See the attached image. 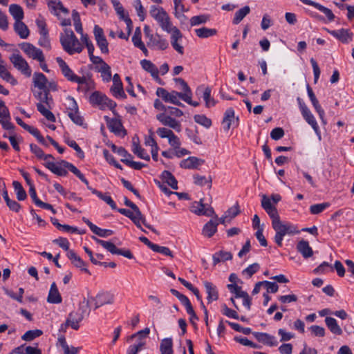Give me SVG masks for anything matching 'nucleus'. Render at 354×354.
<instances>
[{
    "mask_svg": "<svg viewBox=\"0 0 354 354\" xmlns=\"http://www.w3.org/2000/svg\"><path fill=\"white\" fill-rule=\"evenodd\" d=\"M194 184L199 185V186H203L205 184L209 185V187H211L212 186V177L209 176L208 178H206L205 176H201L198 174L194 175Z\"/></svg>",
    "mask_w": 354,
    "mask_h": 354,
    "instance_id": "8fccbe9b",
    "label": "nucleus"
},
{
    "mask_svg": "<svg viewBox=\"0 0 354 354\" xmlns=\"http://www.w3.org/2000/svg\"><path fill=\"white\" fill-rule=\"evenodd\" d=\"M121 161L126 164L127 166L134 169H141L142 167H145V165L140 162H135L133 160H131L128 158H121Z\"/></svg>",
    "mask_w": 354,
    "mask_h": 354,
    "instance_id": "69168bd1",
    "label": "nucleus"
},
{
    "mask_svg": "<svg viewBox=\"0 0 354 354\" xmlns=\"http://www.w3.org/2000/svg\"><path fill=\"white\" fill-rule=\"evenodd\" d=\"M36 24L40 35L48 34V30L46 27V23L42 17H39L36 19Z\"/></svg>",
    "mask_w": 354,
    "mask_h": 354,
    "instance_id": "052dcab7",
    "label": "nucleus"
},
{
    "mask_svg": "<svg viewBox=\"0 0 354 354\" xmlns=\"http://www.w3.org/2000/svg\"><path fill=\"white\" fill-rule=\"evenodd\" d=\"M195 122L205 127V128H209L212 126V120L207 118L205 115L197 114L194 116Z\"/></svg>",
    "mask_w": 354,
    "mask_h": 354,
    "instance_id": "3c124183",
    "label": "nucleus"
},
{
    "mask_svg": "<svg viewBox=\"0 0 354 354\" xmlns=\"http://www.w3.org/2000/svg\"><path fill=\"white\" fill-rule=\"evenodd\" d=\"M276 234L274 237L276 244L281 247L285 236H293L299 233L297 227L289 222L280 221L276 224L272 225Z\"/></svg>",
    "mask_w": 354,
    "mask_h": 354,
    "instance_id": "7ed1b4c3",
    "label": "nucleus"
},
{
    "mask_svg": "<svg viewBox=\"0 0 354 354\" xmlns=\"http://www.w3.org/2000/svg\"><path fill=\"white\" fill-rule=\"evenodd\" d=\"M60 164L64 167L68 169V170L74 174L78 178H81V176L83 175L76 167L66 160H61Z\"/></svg>",
    "mask_w": 354,
    "mask_h": 354,
    "instance_id": "13d9d810",
    "label": "nucleus"
},
{
    "mask_svg": "<svg viewBox=\"0 0 354 354\" xmlns=\"http://www.w3.org/2000/svg\"><path fill=\"white\" fill-rule=\"evenodd\" d=\"M48 169L53 173L60 176H65L67 175L68 171L66 170V167H64L60 164V162L57 163H48Z\"/></svg>",
    "mask_w": 354,
    "mask_h": 354,
    "instance_id": "79ce46f5",
    "label": "nucleus"
},
{
    "mask_svg": "<svg viewBox=\"0 0 354 354\" xmlns=\"http://www.w3.org/2000/svg\"><path fill=\"white\" fill-rule=\"evenodd\" d=\"M239 117L235 116L234 110L228 108L224 113L222 124L225 131H228L231 127L234 128L239 125Z\"/></svg>",
    "mask_w": 354,
    "mask_h": 354,
    "instance_id": "9b49d317",
    "label": "nucleus"
},
{
    "mask_svg": "<svg viewBox=\"0 0 354 354\" xmlns=\"http://www.w3.org/2000/svg\"><path fill=\"white\" fill-rule=\"evenodd\" d=\"M330 206L329 203H323L312 205L310 207V212L313 214H317L322 212L324 209Z\"/></svg>",
    "mask_w": 354,
    "mask_h": 354,
    "instance_id": "864d4df0",
    "label": "nucleus"
},
{
    "mask_svg": "<svg viewBox=\"0 0 354 354\" xmlns=\"http://www.w3.org/2000/svg\"><path fill=\"white\" fill-rule=\"evenodd\" d=\"M56 62L58 64L63 75L70 82H76L78 84L86 82L85 77H79L75 75L69 68L68 65L61 58L57 57Z\"/></svg>",
    "mask_w": 354,
    "mask_h": 354,
    "instance_id": "6e6552de",
    "label": "nucleus"
},
{
    "mask_svg": "<svg viewBox=\"0 0 354 354\" xmlns=\"http://www.w3.org/2000/svg\"><path fill=\"white\" fill-rule=\"evenodd\" d=\"M158 23L160 28L167 32H170L174 30V28H177L176 26H173L170 18L167 12H165L161 17L156 19Z\"/></svg>",
    "mask_w": 354,
    "mask_h": 354,
    "instance_id": "cd10ccee",
    "label": "nucleus"
},
{
    "mask_svg": "<svg viewBox=\"0 0 354 354\" xmlns=\"http://www.w3.org/2000/svg\"><path fill=\"white\" fill-rule=\"evenodd\" d=\"M328 33L342 43L347 44L352 40L353 33L348 29H339L336 30H328Z\"/></svg>",
    "mask_w": 354,
    "mask_h": 354,
    "instance_id": "5701e85b",
    "label": "nucleus"
},
{
    "mask_svg": "<svg viewBox=\"0 0 354 354\" xmlns=\"http://www.w3.org/2000/svg\"><path fill=\"white\" fill-rule=\"evenodd\" d=\"M89 101L92 104L99 106L101 109L109 108L115 113L114 109L116 106V103L99 91L93 92L90 96Z\"/></svg>",
    "mask_w": 354,
    "mask_h": 354,
    "instance_id": "423d86ee",
    "label": "nucleus"
},
{
    "mask_svg": "<svg viewBox=\"0 0 354 354\" xmlns=\"http://www.w3.org/2000/svg\"><path fill=\"white\" fill-rule=\"evenodd\" d=\"M140 65L145 71L151 74V77L153 79H155L156 80L158 81L159 83H160L161 80L158 76L159 71L155 64H153L150 60L142 59L140 62Z\"/></svg>",
    "mask_w": 354,
    "mask_h": 354,
    "instance_id": "393cba45",
    "label": "nucleus"
},
{
    "mask_svg": "<svg viewBox=\"0 0 354 354\" xmlns=\"http://www.w3.org/2000/svg\"><path fill=\"white\" fill-rule=\"evenodd\" d=\"M190 211L196 215H205L207 216H212L214 214V211L212 207H205V205L203 204V200L200 201H195L192 203L190 207Z\"/></svg>",
    "mask_w": 354,
    "mask_h": 354,
    "instance_id": "f3484780",
    "label": "nucleus"
},
{
    "mask_svg": "<svg viewBox=\"0 0 354 354\" xmlns=\"http://www.w3.org/2000/svg\"><path fill=\"white\" fill-rule=\"evenodd\" d=\"M174 93V90L168 91L163 88H158L156 90V95L161 97L165 102H169L179 106H184V104L177 99Z\"/></svg>",
    "mask_w": 354,
    "mask_h": 354,
    "instance_id": "2eb2a0df",
    "label": "nucleus"
},
{
    "mask_svg": "<svg viewBox=\"0 0 354 354\" xmlns=\"http://www.w3.org/2000/svg\"><path fill=\"white\" fill-rule=\"evenodd\" d=\"M209 20V15H208L194 16L190 19V24L192 26H198L203 24H205Z\"/></svg>",
    "mask_w": 354,
    "mask_h": 354,
    "instance_id": "603ef678",
    "label": "nucleus"
},
{
    "mask_svg": "<svg viewBox=\"0 0 354 354\" xmlns=\"http://www.w3.org/2000/svg\"><path fill=\"white\" fill-rule=\"evenodd\" d=\"M70 102L68 115L71 120L76 124L83 126L84 119L78 112V106L76 101L73 97H68Z\"/></svg>",
    "mask_w": 354,
    "mask_h": 354,
    "instance_id": "4468645a",
    "label": "nucleus"
},
{
    "mask_svg": "<svg viewBox=\"0 0 354 354\" xmlns=\"http://www.w3.org/2000/svg\"><path fill=\"white\" fill-rule=\"evenodd\" d=\"M38 44L48 50H50L51 45L48 34L40 35V37L38 40Z\"/></svg>",
    "mask_w": 354,
    "mask_h": 354,
    "instance_id": "bf43d9fd",
    "label": "nucleus"
},
{
    "mask_svg": "<svg viewBox=\"0 0 354 354\" xmlns=\"http://www.w3.org/2000/svg\"><path fill=\"white\" fill-rule=\"evenodd\" d=\"M211 93L212 90L209 86L204 87L203 86H200L196 91L197 95L202 93L207 108L214 106L216 104V101L211 97Z\"/></svg>",
    "mask_w": 354,
    "mask_h": 354,
    "instance_id": "6ab92c4d",
    "label": "nucleus"
},
{
    "mask_svg": "<svg viewBox=\"0 0 354 354\" xmlns=\"http://www.w3.org/2000/svg\"><path fill=\"white\" fill-rule=\"evenodd\" d=\"M32 93L34 97L39 100L37 103V111L45 117L48 121L55 122V117L54 114L50 111L53 104V100L52 96L46 93V91H33Z\"/></svg>",
    "mask_w": 354,
    "mask_h": 354,
    "instance_id": "f257e3e1",
    "label": "nucleus"
},
{
    "mask_svg": "<svg viewBox=\"0 0 354 354\" xmlns=\"http://www.w3.org/2000/svg\"><path fill=\"white\" fill-rule=\"evenodd\" d=\"M156 119L164 126H167L174 129L177 132L182 130L181 124L179 121L167 115L165 113H159L156 115Z\"/></svg>",
    "mask_w": 354,
    "mask_h": 354,
    "instance_id": "ddd939ff",
    "label": "nucleus"
},
{
    "mask_svg": "<svg viewBox=\"0 0 354 354\" xmlns=\"http://www.w3.org/2000/svg\"><path fill=\"white\" fill-rule=\"evenodd\" d=\"M59 39L63 49L69 55L80 53L84 48L71 29L66 28Z\"/></svg>",
    "mask_w": 354,
    "mask_h": 354,
    "instance_id": "f03ea898",
    "label": "nucleus"
},
{
    "mask_svg": "<svg viewBox=\"0 0 354 354\" xmlns=\"http://www.w3.org/2000/svg\"><path fill=\"white\" fill-rule=\"evenodd\" d=\"M9 12L15 19V21H22L24 17L22 8L17 4H11L9 7Z\"/></svg>",
    "mask_w": 354,
    "mask_h": 354,
    "instance_id": "c9c22d12",
    "label": "nucleus"
},
{
    "mask_svg": "<svg viewBox=\"0 0 354 354\" xmlns=\"http://www.w3.org/2000/svg\"><path fill=\"white\" fill-rule=\"evenodd\" d=\"M93 239L96 241V243L102 245L104 249H106L111 254H117L118 248L113 243L97 239L95 236H93Z\"/></svg>",
    "mask_w": 354,
    "mask_h": 354,
    "instance_id": "37998d69",
    "label": "nucleus"
},
{
    "mask_svg": "<svg viewBox=\"0 0 354 354\" xmlns=\"http://www.w3.org/2000/svg\"><path fill=\"white\" fill-rule=\"evenodd\" d=\"M132 42L133 43V45L137 48H139L142 44H144L141 39V30L139 27L136 28L135 30L134 34L132 37Z\"/></svg>",
    "mask_w": 354,
    "mask_h": 354,
    "instance_id": "680f3d73",
    "label": "nucleus"
},
{
    "mask_svg": "<svg viewBox=\"0 0 354 354\" xmlns=\"http://www.w3.org/2000/svg\"><path fill=\"white\" fill-rule=\"evenodd\" d=\"M49 9L55 15H58V12L68 13V10L64 8L59 0H46Z\"/></svg>",
    "mask_w": 354,
    "mask_h": 354,
    "instance_id": "72a5a7b5",
    "label": "nucleus"
},
{
    "mask_svg": "<svg viewBox=\"0 0 354 354\" xmlns=\"http://www.w3.org/2000/svg\"><path fill=\"white\" fill-rule=\"evenodd\" d=\"M301 115L304 118V119L306 120V122L311 126L314 131L315 132L316 135L317 136L319 140H321V132L319 130V125L310 111V109L308 108V106H303L302 107V113Z\"/></svg>",
    "mask_w": 354,
    "mask_h": 354,
    "instance_id": "dca6fc26",
    "label": "nucleus"
},
{
    "mask_svg": "<svg viewBox=\"0 0 354 354\" xmlns=\"http://www.w3.org/2000/svg\"><path fill=\"white\" fill-rule=\"evenodd\" d=\"M254 336L261 343L269 346H274L278 344L275 337L266 333H254Z\"/></svg>",
    "mask_w": 354,
    "mask_h": 354,
    "instance_id": "a878e982",
    "label": "nucleus"
},
{
    "mask_svg": "<svg viewBox=\"0 0 354 354\" xmlns=\"http://www.w3.org/2000/svg\"><path fill=\"white\" fill-rule=\"evenodd\" d=\"M0 77L7 82L10 83L12 85H16L17 84V80L11 75V73L3 65L0 69Z\"/></svg>",
    "mask_w": 354,
    "mask_h": 354,
    "instance_id": "49530a36",
    "label": "nucleus"
},
{
    "mask_svg": "<svg viewBox=\"0 0 354 354\" xmlns=\"http://www.w3.org/2000/svg\"><path fill=\"white\" fill-rule=\"evenodd\" d=\"M14 30L21 39H26L30 35L28 26L22 21H15Z\"/></svg>",
    "mask_w": 354,
    "mask_h": 354,
    "instance_id": "473e14b6",
    "label": "nucleus"
},
{
    "mask_svg": "<svg viewBox=\"0 0 354 354\" xmlns=\"http://www.w3.org/2000/svg\"><path fill=\"white\" fill-rule=\"evenodd\" d=\"M325 323L328 328V329L335 335H341L342 333V330L340 326L337 324V322L335 318L327 317L325 319Z\"/></svg>",
    "mask_w": 354,
    "mask_h": 354,
    "instance_id": "e433bc0d",
    "label": "nucleus"
},
{
    "mask_svg": "<svg viewBox=\"0 0 354 354\" xmlns=\"http://www.w3.org/2000/svg\"><path fill=\"white\" fill-rule=\"evenodd\" d=\"M145 344V342L140 340L138 344L129 346L127 354H138L142 349Z\"/></svg>",
    "mask_w": 354,
    "mask_h": 354,
    "instance_id": "e2e57ef3",
    "label": "nucleus"
},
{
    "mask_svg": "<svg viewBox=\"0 0 354 354\" xmlns=\"http://www.w3.org/2000/svg\"><path fill=\"white\" fill-rule=\"evenodd\" d=\"M297 249L301 255L307 259L313 256V251L307 241L301 240L297 245Z\"/></svg>",
    "mask_w": 354,
    "mask_h": 354,
    "instance_id": "2f4dec72",
    "label": "nucleus"
},
{
    "mask_svg": "<svg viewBox=\"0 0 354 354\" xmlns=\"http://www.w3.org/2000/svg\"><path fill=\"white\" fill-rule=\"evenodd\" d=\"M266 212L272 219V225L276 224L277 223L281 221L277 209L274 206L273 207H270V209L266 210Z\"/></svg>",
    "mask_w": 354,
    "mask_h": 354,
    "instance_id": "4d7b16f0",
    "label": "nucleus"
},
{
    "mask_svg": "<svg viewBox=\"0 0 354 354\" xmlns=\"http://www.w3.org/2000/svg\"><path fill=\"white\" fill-rule=\"evenodd\" d=\"M86 301H89V304L91 302H94L95 309H96L105 304H113V295L108 292H100L95 297H91Z\"/></svg>",
    "mask_w": 354,
    "mask_h": 354,
    "instance_id": "f8f14e48",
    "label": "nucleus"
},
{
    "mask_svg": "<svg viewBox=\"0 0 354 354\" xmlns=\"http://www.w3.org/2000/svg\"><path fill=\"white\" fill-rule=\"evenodd\" d=\"M250 8L248 6H245L243 8H241L238 11L236 12L234 15V17L233 19V23L234 24H239L243 18L250 13Z\"/></svg>",
    "mask_w": 354,
    "mask_h": 354,
    "instance_id": "a18cd8bd",
    "label": "nucleus"
},
{
    "mask_svg": "<svg viewBox=\"0 0 354 354\" xmlns=\"http://www.w3.org/2000/svg\"><path fill=\"white\" fill-rule=\"evenodd\" d=\"M13 66L26 77H30L32 70L27 61L19 53H13L9 57Z\"/></svg>",
    "mask_w": 354,
    "mask_h": 354,
    "instance_id": "0eeeda50",
    "label": "nucleus"
},
{
    "mask_svg": "<svg viewBox=\"0 0 354 354\" xmlns=\"http://www.w3.org/2000/svg\"><path fill=\"white\" fill-rule=\"evenodd\" d=\"M62 301L61 295L59 292L57 285L53 282L50 288L47 301L50 304H60Z\"/></svg>",
    "mask_w": 354,
    "mask_h": 354,
    "instance_id": "c756f323",
    "label": "nucleus"
},
{
    "mask_svg": "<svg viewBox=\"0 0 354 354\" xmlns=\"http://www.w3.org/2000/svg\"><path fill=\"white\" fill-rule=\"evenodd\" d=\"M227 288L232 293L235 295L236 298H241L243 295L246 292L245 291H243L241 288L236 283L228 284Z\"/></svg>",
    "mask_w": 354,
    "mask_h": 354,
    "instance_id": "6e6d98bb",
    "label": "nucleus"
},
{
    "mask_svg": "<svg viewBox=\"0 0 354 354\" xmlns=\"http://www.w3.org/2000/svg\"><path fill=\"white\" fill-rule=\"evenodd\" d=\"M144 33L145 37L148 39L147 45L151 49L163 50L168 48L167 41L159 34H152L149 26H145Z\"/></svg>",
    "mask_w": 354,
    "mask_h": 354,
    "instance_id": "20e7f679",
    "label": "nucleus"
},
{
    "mask_svg": "<svg viewBox=\"0 0 354 354\" xmlns=\"http://www.w3.org/2000/svg\"><path fill=\"white\" fill-rule=\"evenodd\" d=\"M232 254H231V252L221 250V251L214 254V255L212 257L213 263L215 266L221 261L230 260V259H232Z\"/></svg>",
    "mask_w": 354,
    "mask_h": 354,
    "instance_id": "a19ab883",
    "label": "nucleus"
},
{
    "mask_svg": "<svg viewBox=\"0 0 354 354\" xmlns=\"http://www.w3.org/2000/svg\"><path fill=\"white\" fill-rule=\"evenodd\" d=\"M32 82L35 87L44 91L46 88L48 79L43 73L35 72L32 76Z\"/></svg>",
    "mask_w": 354,
    "mask_h": 354,
    "instance_id": "7c9ffc66",
    "label": "nucleus"
},
{
    "mask_svg": "<svg viewBox=\"0 0 354 354\" xmlns=\"http://www.w3.org/2000/svg\"><path fill=\"white\" fill-rule=\"evenodd\" d=\"M204 162L205 160L203 159H201L195 156H189L187 158L183 160L180 163V166L184 169H198Z\"/></svg>",
    "mask_w": 354,
    "mask_h": 354,
    "instance_id": "4be33fe9",
    "label": "nucleus"
},
{
    "mask_svg": "<svg viewBox=\"0 0 354 354\" xmlns=\"http://www.w3.org/2000/svg\"><path fill=\"white\" fill-rule=\"evenodd\" d=\"M162 179L173 189H178V182L174 176L168 171H164L161 174Z\"/></svg>",
    "mask_w": 354,
    "mask_h": 354,
    "instance_id": "58836bf2",
    "label": "nucleus"
},
{
    "mask_svg": "<svg viewBox=\"0 0 354 354\" xmlns=\"http://www.w3.org/2000/svg\"><path fill=\"white\" fill-rule=\"evenodd\" d=\"M307 92H308V95L312 102V104L314 106L315 111L317 112L320 119L322 120V121L324 124H326V122L324 120L325 112H324V109L322 108V106H320L319 101L317 99L314 92L313 91L312 88H310V86L308 84L307 85Z\"/></svg>",
    "mask_w": 354,
    "mask_h": 354,
    "instance_id": "aec40b11",
    "label": "nucleus"
},
{
    "mask_svg": "<svg viewBox=\"0 0 354 354\" xmlns=\"http://www.w3.org/2000/svg\"><path fill=\"white\" fill-rule=\"evenodd\" d=\"M82 221L89 227L90 230L96 235L100 237H108L113 234L111 230L102 229L92 223L86 217L82 218Z\"/></svg>",
    "mask_w": 354,
    "mask_h": 354,
    "instance_id": "b1692460",
    "label": "nucleus"
},
{
    "mask_svg": "<svg viewBox=\"0 0 354 354\" xmlns=\"http://www.w3.org/2000/svg\"><path fill=\"white\" fill-rule=\"evenodd\" d=\"M217 219V216H216L215 221L210 220L203 226L202 234L205 236L210 238L216 232L218 225Z\"/></svg>",
    "mask_w": 354,
    "mask_h": 354,
    "instance_id": "c85d7f7f",
    "label": "nucleus"
},
{
    "mask_svg": "<svg viewBox=\"0 0 354 354\" xmlns=\"http://www.w3.org/2000/svg\"><path fill=\"white\" fill-rule=\"evenodd\" d=\"M67 145L72 147L77 153V156L82 159L84 158V153L80 147V146L77 144V142L73 140H70L66 141Z\"/></svg>",
    "mask_w": 354,
    "mask_h": 354,
    "instance_id": "774afa93",
    "label": "nucleus"
},
{
    "mask_svg": "<svg viewBox=\"0 0 354 354\" xmlns=\"http://www.w3.org/2000/svg\"><path fill=\"white\" fill-rule=\"evenodd\" d=\"M203 285L207 294V299L208 303L216 301L218 299V292L216 286L207 281H205Z\"/></svg>",
    "mask_w": 354,
    "mask_h": 354,
    "instance_id": "bb28decb",
    "label": "nucleus"
},
{
    "mask_svg": "<svg viewBox=\"0 0 354 354\" xmlns=\"http://www.w3.org/2000/svg\"><path fill=\"white\" fill-rule=\"evenodd\" d=\"M132 151L141 159H144L145 160H150L149 155L140 146H136L135 147H133Z\"/></svg>",
    "mask_w": 354,
    "mask_h": 354,
    "instance_id": "5fc2aeb1",
    "label": "nucleus"
},
{
    "mask_svg": "<svg viewBox=\"0 0 354 354\" xmlns=\"http://www.w3.org/2000/svg\"><path fill=\"white\" fill-rule=\"evenodd\" d=\"M160 351V354H174L171 338H165L161 341Z\"/></svg>",
    "mask_w": 354,
    "mask_h": 354,
    "instance_id": "4c0bfd02",
    "label": "nucleus"
},
{
    "mask_svg": "<svg viewBox=\"0 0 354 354\" xmlns=\"http://www.w3.org/2000/svg\"><path fill=\"white\" fill-rule=\"evenodd\" d=\"M95 70L100 73L101 77L104 82H108L111 80V67L106 63L102 66H96Z\"/></svg>",
    "mask_w": 354,
    "mask_h": 354,
    "instance_id": "f704fd0d",
    "label": "nucleus"
},
{
    "mask_svg": "<svg viewBox=\"0 0 354 354\" xmlns=\"http://www.w3.org/2000/svg\"><path fill=\"white\" fill-rule=\"evenodd\" d=\"M166 11L161 7H157L156 6H151L150 7L149 13L150 15L156 20L158 17H161Z\"/></svg>",
    "mask_w": 354,
    "mask_h": 354,
    "instance_id": "0e129e2a",
    "label": "nucleus"
},
{
    "mask_svg": "<svg viewBox=\"0 0 354 354\" xmlns=\"http://www.w3.org/2000/svg\"><path fill=\"white\" fill-rule=\"evenodd\" d=\"M12 185L16 192L17 198L19 201L25 200L27 197V194L21 184L18 181H13Z\"/></svg>",
    "mask_w": 354,
    "mask_h": 354,
    "instance_id": "de8ad7c7",
    "label": "nucleus"
},
{
    "mask_svg": "<svg viewBox=\"0 0 354 354\" xmlns=\"http://www.w3.org/2000/svg\"><path fill=\"white\" fill-rule=\"evenodd\" d=\"M111 91L115 97H120L122 99H125L127 97V95L123 89L120 77L117 73L113 77V86L111 88Z\"/></svg>",
    "mask_w": 354,
    "mask_h": 354,
    "instance_id": "a211bd4d",
    "label": "nucleus"
},
{
    "mask_svg": "<svg viewBox=\"0 0 354 354\" xmlns=\"http://www.w3.org/2000/svg\"><path fill=\"white\" fill-rule=\"evenodd\" d=\"M196 35L200 38H207L216 34V30L214 28H208L203 27L195 30Z\"/></svg>",
    "mask_w": 354,
    "mask_h": 354,
    "instance_id": "c03bdc74",
    "label": "nucleus"
},
{
    "mask_svg": "<svg viewBox=\"0 0 354 354\" xmlns=\"http://www.w3.org/2000/svg\"><path fill=\"white\" fill-rule=\"evenodd\" d=\"M93 34L97 46L100 48L101 53L102 54H108L109 53V43L104 34L103 29L99 26L95 25L94 26Z\"/></svg>",
    "mask_w": 354,
    "mask_h": 354,
    "instance_id": "9d476101",
    "label": "nucleus"
},
{
    "mask_svg": "<svg viewBox=\"0 0 354 354\" xmlns=\"http://www.w3.org/2000/svg\"><path fill=\"white\" fill-rule=\"evenodd\" d=\"M171 44L172 47L180 55L184 53L183 47L178 43L183 38V34L179 29L174 28V30L171 31Z\"/></svg>",
    "mask_w": 354,
    "mask_h": 354,
    "instance_id": "412c9836",
    "label": "nucleus"
},
{
    "mask_svg": "<svg viewBox=\"0 0 354 354\" xmlns=\"http://www.w3.org/2000/svg\"><path fill=\"white\" fill-rule=\"evenodd\" d=\"M153 252L160 253L165 256H168L173 257L172 252L170 250V249L167 247L165 246H160L157 244H155L153 250Z\"/></svg>",
    "mask_w": 354,
    "mask_h": 354,
    "instance_id": "338daca9",
    "label": "nucleus"
},
{
    "mask_svg": "<svg viewBox=\"0 0 354 354\" xmlns=\"http://www.w3.org/2000/svg\"><path fill=\"white\" fill-rule=\"evenodd\" d=\"M89 306V301H84L80 304V309L81 312L73 311L71 312L66 320L65 327L70 326L74 330H77L80 327L79 323L84 319V314L86 313V308Z\"/></svg>",
    "mask_w": 354,
    "mask_h": 354,
    "instance_id": "39448f33",
    "label": "nucleus"
},
{
    "mask_svg": "<svg viewBox=\"0 0 354 354\" xmlns=\"http://www.w3.org/2000/svg\"><path fill=\"white\" fill-rule=\"evenodd\" d=\"M19 47L28 57L39 62H44L45 61V57L42 50L33 44L24 42L19 44Z\"/></svg>",
    "mask_w": 354,
    "mask_h": 354,
    "instance_id": "1a4fd4ad",
    "label": "nucleus"
},
{
    "mask_svg": "<svg viewBox=\"0 0 354 354\" xmlns=\"http://www.w3.org/2000/svg\"><path fill=\"white\" fill-rule=\"evenodd\" d=\"M43 334L42 330L39 329L30 330L26 331L22 336L21 339L24 341H32L36 337L41 336Z\"/></svg>",
    "mask_w": 354,
    "mask_h": 354,
    "instance_id": "09e8293b",
    "label": "nucleus"
},
{
    "mask_svg": "<svg viewBox=\"0 0 354 354\" xmlns=\"http://www.w3.org/2000/svg\"><path fill=\"white\" fill-rule=\"evenodd\" d=\"M108 127L111 131L119 135L123 129L121 120L118 118H112L107 120Z\"/></svg>",
    "mask_w": 354,
    "mask_h": 354,
    "instance_id": "ea45409f",
    "label": "nucleus"
}]
</instances>
